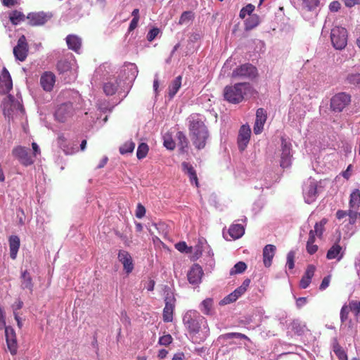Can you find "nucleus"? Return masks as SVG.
Returning a JSON list of instances; mask_svg holds the SVG:
<instances>
[{"instance_id":"obj_26","label":"nucleus","mask_w":360,"mask_h":360,"mask_svg":"<svg viewBox=\"0 0 360 360\" xmlns=\"http://www.w3.org/2000/svg\"><path fill=\"white\" fill-rule=\"evenodd\" d=\"M343 256L344 250H342V248L337 243H335L333 245H332V247L328 250L326 255L327 259H336L338 261L341 260Z\"/></svg>"},{"instance_id":"obj_13","label":"nucleus","mask_w":360,"mask_h":360,"mask_svg":"<svg viewBox=\"0 0 360 360\" xmlns=\"http://www.w3.org/2000/svg\"><path fill=\"white\" fill-rule=\"evenodd\" d=\"M28 53V45L26 38L22 35L18 40L17 45L13 48V54L16 60L24 61Z\"/></svg>"},{"instance_id":"obj_30","label":"nucleus","mask_w":360,"mask_h":360,"mask_svg":"<svg viewBox=\"0 0 360 360\" xmlns=\"http://www.w3.org/2000/svg\"><path fill=\"white\" fill-rule=\"evenodd\" d=\"M245 228L241 224H233L229 229V234L231 239H238L243 236Z\"/></svg>"},{"instance_id":"obj_5","label":"nucleus","mask_w":360,"mask_h":360,"mask_svg":"<svg viewBox=\"0 0 360 360\" xmlns=\"http://www.w3.org/2000/svg\"><path fill=\"white\" fill-rule=\"evenodd\" d=\"M330 39L335 49L342 50L347 44V31L345 27L336 26L331 30Z\"/></svg>"},{"instance_id":"obj_34","label":"nucleus","mask_w":360,"mask_h":360,"mask_svg":"<svg viewBox=\"0 0 360 360\" xmlns=\"http://www.w3.org/2000/svg\"><path fill=\"white\" fill-rule=\"evenodd\" d=\"M176 138L178 140V147L180 153H184L187 151L188 146V139L182 131H178L176 134Z\"/></svg>"},{"instance_id":"obj_52","label":"nucleus","mask_w":360,"mask_h":360,"mask_svg":"<svg viewBox=\"0 0 360 360\" xmlns=\"http://www.w3.org/2000/svg\"><path fill=\"white\" fill-rule=\"evenodd\" d=\"M304 326L302 325L298 320H294L292 323V330L298 335H301L304 332Z\"/></svg>"},{"instance_id":"obj_7","label":"nucleus","mask_w":360,"mask_h":360,"mask_svg":"<svg viewBox=\"0 0 360 360\" xmlns=\"http://www.w3.org/2000/svg\"><path fill=\"white\" fill-rule=\"evenodd\" d=\"M302 193L305 202L307 204L314 202L318 195L317 182L314 179H309L304 184Z\"/></svg>"},{"instance_id":"obj_3","label":"nucleus","mask_w":360,"mask_h":360,"mask_svg":"<svg viewBox=\"0 0 360 360\" xmlns=\"http://www.w3.org/2000/svg\"><path fill=\"white\" fill-rule=\"evenodd\" d=\"M252 92L250 83H237L232 86H226L224 90V99L233 104L243 101L245 96Z\"/></svg>"},{"instance_id":"obj_43","label":"nucleus","mask_w":360,"mask_h":360,"mask_svg":"<svg viewBox=\"0 0 360 360\" xmlns=\"http://www.w3.org/2000/svg\"><path fill=\"white\" fill-rule=\"evenodd\" d=\"M326 223V220L324 219H322L321 221H320L319 222H316L314 225V229L310 230L309 232H313V233L314 234V237L316 236L319 238L321 237V236L323 233L324 226H325Z\"/></svg>"},{"instance_id":"obj_54","label":"nucleus","mask_w":360,"mask_h":360,"mask_svg":"<svg viewBox=\"0 0 360 360\" xmlns=\"http://www.w3.org/2000/svg\"><path fill=\"white\" fill-rule=\"evenodd\" d=\"M192 18H193L192 12L185 11L181 14L179 23V24L186 23L187 22H188L189 20H191Z\"/></svg>"},{"instance_id":"obj_1","label":"nucleus","mask_w":360,"mask_h":360,"mask_svg":"<svg viewBox=\"0 0 360 360\" xmlns=\"http://www.w3.org/2000/svg\"><path fill=\"white\" fill-rule=\"evenodd\" d=\"M183 323L193 338L204 342L210 335L207 319L197 310H188L183 316Z\"/></svg>"},{"instance_id":"obj_15","label":"nucleus","mask_w":360,"mask_h":360,"mask_svg":"<svg viewBox=\"0 0 360 360\" xmlns=\"http://www.w3.org/2000/svg\"><path fill=\"white\" fill-rule=\"evenodd\" d=\"M251 135V129L248 125L241 126L238 136V146L240 150L243 151L247 147Z\"/></svg>"},{"instance_id":"obj_27","label":"nucleus","mask_w":360,"mask_h":360,"mask_svg":"<svg viewBox=\"0 0 360 360\" xmlns=\"http://www.w3.org/2000/svg\"><path fill=\"white\" fill-rule=\"evenodd\" d=\"M183 171L187 174L189 176L190 181L192 184H195L197 187L198 186V181L196 175V172L193 167L188 162H184L181 164Z\"/></svg>"},{"instance_id":"obj_37","label":"nucleus","mask_w":360,"mask_h":360,"mask_svg":"<svg viewBox=\"0 0 360 360\" xmlns=\"http://www.w3.org/2000/svg\"><path fill=\"white\" fill-rule=\"evenodd\" d=\"M241 295L240 294V292H238L236 289L231 292L229 295L224 297L220 302V305H226L230 303H233L235 301H236Z\"/></svg>"},{"instance_id":"obj_24","label":"nucleus","mask_w":360,"mask_h":360,"mask_svg":"<svg viewBox=\"0 0 360 360\" xmlns=\"http://www.w3.org/2000/svg\"><path fill=\"white\" fill-rule=\"evenodd\" d=\"M0 86L6 93L9 92L13 88L11 77L6 68L3 69L0 77Z\"/></svg>"},{"instance_id":"obj_38","label":"nucleus","mask_w":360,"mask_h":360,"mask_svg":"<svg viewBox=\"0 0 360 360\" xmlns=\"http://www.w3.org/2000/svg\"><path fill=\"white\" fill-rule=\"evenodd\" d=\"M181 76H178L175 78V79L172 82L171 85L169 87V95L171 98L174 97V96L177 93L179 89L181 86Z\"/></svg>"},{"instance_id":"obj_63","label":"nucleus","mask_w":360,"mask_h":360,"mask_svg":"<svg viewBox=\"0 0 360 360\" xmlns=\"http://www.w3.org/2000/svg\"><path fill=\"white\" fill-rule=\"evenodd\" d=\"M175 248L181 252H187L188 246L185 242H179L175 245Z\"/></svg>"},{"instance_id":"obj_48","label":"nucleus","mask_w":360,"mask_h":360,"mask_svg":"<svg viewBox=\"0 0 360 360\" xmlns=\"http://www.w3.org/2000/svg\"><path fill=\"white\" fill-rule=\"evenodd\" d=\"M247 268V265L243 262H238L236 263L230 271L231 275H234L237 274L243 273Z\"/></svg>"},{"instance_id":"obj_10","label":"nucleus","mask_w":360,"mask_h":360,"mask_svg":"<svg viewBox=\"0 0 360 360\" xmlns=\"http://www.w3.org/2000/svg\"><path fill=\"white\" fill-rule=\"evenodd\" d=\"M138 68L134 63L125 64L120 72L122 82L131 85L138 75Z\"/></svg>"},{"instance_id":"obj_16","label":"nucleus","mask_w":360,"mask_h":360,"mask_svg":"<svg viewBox=\"0 0 360 360\" xmlns=\"http://www.w3.org/2000/svg\"><path fill=\"white\" fill-rule=\"evenodd\" d=\"M202 275V267L198 264H194L187 274L188 281L192 285H198L201 282Z\"/></svg>"},{"instance_id":"obj_61","label":"nucleus","mask_w":360,"mask_h":360,"mask_svg":"<svg viewBox=\"0 0 360 360\" xmlns=\"http://www.w3.org/2000/svg\"><path fill=\"white\" fill-rule=\"evenodd\" d=\"M311 281V279L303 276L300 282V288L302 289H306L309 285Z\"/></svg>"},{"instance_id":"obj_11","label":"nucleus","mask_w":360,"mask_h":360,"mask_svg":"<svg viewBox=\"0 0 360 360\" xmlns=\"http://www.w3.org/2000/svg\"><path fill=\"white\" fill-rule=\"evenodd\" d=\"M74 112L72 104L70 103H65L60 105L56 112L55 117L58 122H65L70 118Z\"/></svg>"},{"instance_id":"obj_20","label":"nucleus","mask_w":360,"mask_h":360,"mask_svg":"<svg viewBox=\"0 0 360 360\" xmlns=\"http://www.w3.org/2000/svg\"><path fill=\"white\" fill-rule=\"evenodd\" d=\"M266 120V113L263 108L257 109L256 112V119L253 131L255 134H259L262 133L264 129V123Z\"/></svg>"},{"instance_id":"obj_53","label":"nucleus","mask_w":360,"mask_h":360,"mask_svg":"<svg viewBox=\"0 0 360 360\" xmlns=\"http://www.w3.org/2000/svg\"><path fill=\"white\" fill-rule=\"evenodd\" d=\"M349 311H351L349 309V306H347V305L342 306V307L340 310V320H341L342 323H344L347 320Z\"/></svg>"},{"instance_id":"obj_32","label":"nucleus","mask_w":360,"mask_h":360,"mask_svg":"<svg viewBox=\"0 0 360 360\" xmlns=\"http://www.w3.org/2000/svg\"><path fill=\"white\" fill-rule=\"evenodd\" d=\"M21 288L22 289H27L30 292L33 290V283L32 277L27 271H25L22 273L21 276Z\"/></svg>"},{"instance_id":"obj_14","label":"nucleus","mask_w":360,"mask_h":360,"mask_svg":"<svg viewBox=\"0 0 360 360\" xmlns=\"http://www.w3.org/2000/svg\"><path fill=\"white\" fill-rule=\"evenodd\" d=\"M5 335L8 348L12 355L17 352L18 344L16 340V335L14 329L10 326H5Z\"/></svg>"},{"instance_id":"obj_47","label":"nucleus","mask_w":360,"mask_h":360,"mask_svg":"<svg viewBox=\"0 0 360 360\" xmlns=\"http://www.w3.org/2000/svg\"><path fill=\"white\" fill-rule=\"evenodd\" d=\"M148 146L146 143H141L139 144L136 151L137 158L139 160L144 158L148 154Z\"/></svg>"},{"instance_id":"obj_4","label":"nucleus","mask_w":360,"mask_h":360,"mask_svg":"<svg viewBox=\"0 0 360 360\" xmlns=\"http://www.w3.org/2000/svg\"><path fill=\"white\" fill-rule=\"evenodd\" d=\"M57 70L60 74L68 75V79L65 78L67 82L75 79L77 77L75 60L72 58V55H70V58L60 60L57 63Z\"/></svg>"},{"instance_id":"obj_56","label":"nucleus","mask_w":360,"mask_h":360,"mask_svg":"<svg viewBox=\"0 0 360 360\" xmlns=\"http://www.w3.org/2000/svg\"><path fill=\"white\" fill-rule=\"evenodd\" d=\"M172 341V338L169 334L165 335L159 338V344L161 345L167 346Z\"/></svg>"},{"instance_id":"obj_60","label":"nucleus","mask_w":360,"mask_h":360,"mask_svg":"<svg viewBox=\"0 0 360 360\" xmlns=\"http://www.w3.org/2000/svg\"><path fill=\"white\" fill-rule=\"evenodd\" d=\"M330 282V276H325L323 278L321 285H319V290H326L329 286Z\"/></svg>"},{"instance_id":"obj_62","label":"nucleus","mask_w":360,"mask_h":360,"mask_svg":"<svg viewBox=\"0 0 360 360\" xmlns=\"http://www.w3.org/2000/svg\"><path fill=\"white\" fill-rule=\"evenodd\" d=\"M340 8V4L338 1L331 2L329 5V9L331 12H337Z\"/></svg>"},{"instance_id":"obj_9","label":"nucleus","mask_w":360,"mask_h":360,"mask_svg":"<svg viewBox=\"0 0 360 360\" xmlns=\"http://www.w3.org/2000/svg\"><path fill=\"white\" fill-rule=\"evenodd\" d=\"M351 101L349 94L342 92L333 96L330 100V108L335 112H341Z\"/></svg>"},{"instance_id":"obj_21","label":"nucleus","mask_w":360,"mask_h":360,"mask_svg":"<svg viewBox=\"0 0 360 360\" xmlns=\"http://www.w3.org/2000/svg\"><path fill=\"white\" fill-rule=\"evenodd\" d=\"M56 82L55 75L50 72H46L40 78V84L43 89L46 91H51Z\"/></svg>"},{"instance_id":"obj_40","label":"nucleus","mask_w":360,"mask_h":360,"mask_svg":"<svg viewBox=\"0 0 360 360\" xmlns=\"http://www.w3.org/2000/svg\"><path fill=\"white\" fill-rule=\"evenodd\" d=\"M9 19L13 25H18L25 19V15L18 11H13L10 15Z\"/></svg>"},{"instance_id":"obj_41","label":"nucleus","mask_w":360,"mask_h":360,"mask_svg":"<svg viewBox=\"0 0 360 360\" xmlns=\"http://www.w3.org/2000/svg\"><path fill=\"white\" fill-rule=\"evenodd\" d=\"M349 309L354 313L356 321L360 322V302L352 300L349 302Z\"/></svg>"},{"instance_id":"obj_2","label":"nucleus","mask_w":360,"mask_h":360,"mask_svg":"<svg viewBox=\"0 0 360 360\" xmlns=\"http://www.w3.org/2000/svg\"><path fill=\"white\" fill-rule=\"evenodd\" d=\"M188 121L190 137L193 145L198 149L203 148L209 136L203 116L193 114L188 117Z\"/></svg>"},{"instance_id":"obj_46","label":"nucleus","mask_w":360,"mask_h":360,"mask_svg":"<svg viewBox=\"0 0 360 360\" xmlns=\"http://www.w3.org/2000/svg\"><path fill=\"white\" fill-rule=\"evenodd\" d=\"M349 223L354 224L359 223L360 224V213L358 210H348Z\"/></svg>"},{"instance_id":"obj_58","label":"nucleus","mask_w":360,"mask_h":360,"mask_svg":"<svg viewBox=\"0 0 360 360\" xmlns=\"http://www.w3.org/2000/svg\"><path fill=\"white\" fill-rule=\"evenodd\" d=\"M146 214V209L144 206L141 204H138L136 210V217L139 219H141L144 217Z\"/></svg>"},{"instance_id":"obj_29","label":"nucleus","mask_w":360,"mask_h":360,"mask_svg":"<svg viewBox=\"0 0 360 360\" xmlns=\"http://www.w3.org/2000/svg\"><path fill=\"white\" fill-rule=\"evenodd\" d=\"M10 257L15 259L20 248V238L17 236H11L9 238Z\"/></svg>"},{"instance_id":"obj_19","label":"nucleus","mask_w":360,"mask_h":360,"mask_svg":"<svg viewBox=\"0 0 360 360\" xmlns=\"http://www.w3.org/2000/svg\"><path fill=\"white\" fill-rule=\"evenodd\" d=\"M118 259L122 264L124 271L130 274L134 269V263L130 254L126 250H120L118 253Z\"/></svg>"},{"instance_id":"obj_18","label":"nucleus","mask_w":360,"mask_h":360,"mask_svg":"<svg viewBox=\"0 0 360 360\" xmlns=\"http://www.w3.org/2000/svg\"><path fill=\"white\" fill-rule=\"evenodd\" d=\"M51 18L44 12L30 13L27 16L28 23L32 26L42 25Z\"/></svg>"},{"instance_id":"obj_33","label":"nucleus","mask_w":360,"mask_h":360,"mask_svg":"<svg viewBox=\"0 0 360 360\" xmlns=\"http://www.w3.org/2000/svg\"><path fill=\"white\" fill-rule=\"evenodd\" d=\"M214 301L212 298H206L200 304V310L205 315H211L213 311Z\"/></svg>"},{"instance_id":"obj_23","label":"nucleus","mask_w":360,"mask_h":360,"mask_svg":"<svg viewBox=\"0 0 360 360\" xmlns=\"http://www.w3.org/2000/svg\"><path fill=\"white\" fill-rule=\"evenodd\" d=\"M233 339L238 340H245L248 342H251L250 339L245 335L240 333H227L222 334L219 336L218 340H230L229 345H236L237 342Z\"/></svg>"},{"instance_id":"obj_22","label":"nucleus","mask_w":360,"mask_h":360,"mask_svg":"<svg viewBox=\"0 0 360 360\" xmlns=\"http://www.w3.org/2000/svg\"><path fill=\"white\" fill-rule=\"evenodd\" d=\"M276 250V246L271 244H268L263 248V263L266 267H269L271 265Z\"/></svg>"},{"instance_id":"obj_45","label":"nucleus","mask_w":360,"mask_h":360,"mask_svg":"<svg viewBox=\"0 0 360 360\" xmlns=\"http://www.w3.org/2000/svg\"><path fill=\"white\" fill-rule=\"evenodd\" d=\"M163 145L167 149L170 150H172L175 148L176 143L173 140L171 134H165L163 136Z\"/></svg>"},{"instance_id":"obj_64","label":"nucleus","mask_w":360,"mask_h":360,"mask_svg":"<svg viewBox=\"0 0 360 360\" xmlns=\"http://www.w3.org/2000/svg\"><path fill=\"white\" fill-rule=\"evenodd\" d=\"M354 267L359 276H360V253L355 257Z\"/></svg>"},{"instance_id":"obj_57","label":"nucleus","mask_w":360,"mask_h":360,"mask_svg":"<svg viewBox=\"0 0 360 360\" xmlns=\"http://www.w3.org/2000/svg\"><path fill=\"white\" fill-rule=\"evenodd\" d=\"M250 283V279H245L243 282L242 285L240 286H239L238 288H237L236 290L238 292H240V294L242 295H243L246 292V290L248 289V287L249 286Z\"/></svg>"},{"instance_id":"obj_6","label":"nucleus","mask_w":360,"mask_h":360,"mask_svg":"<svg viewBox=\"0 0 360 360\" xmlns=\"http://www.w3.org/2000/svg\"><path fill=\"white\" fill-rule=\"evenodd\" d=\"M165 307L163 309V321L165 322H171L173 320V313L175 307L176 299L174 293L167 289L165 292Z\"/></svg>"},{"instance_id":"obj_39","label":"nucleus","mask_w":360,"mask_h":360,"mask_svg":"<svg viewBox=\"0 0 360 360\" xmlns=\"http://www.w3.org/2000/svg\"><path fill=\"white\" fill-rule=\"evenodd\" d=\"M315 238L313 232H309V239L307 243L306 249L309 254L313 255L318 250V246L314 244Z\"/></svg>"},{"instance_id":"obj_31","label":"nucleus","mask_w":360,"mask_h":360,"mask_svg":"<svg viewBox=\"0 0 360 360\" xmlns=\"http://www.w3.org/2000/svg\"><path fill=\"white\" fill-rule=\"evenodd\" d=\"M360 206V191L354 190L350 194L349 202V210H358Z\"/></svg>"},{"instance_id":"obj_28","label":"nucleus","mask_w":360,"mask_h":360,"mask_svg":"<svg viewBox=\"0 0 360 360\" xmlns=\"http://www.w3.org/2000/svg\"><path fill=\"white\" fill-rule=\"evenodd\" d=\"M121 80L118 82L117 79H112L110 81L104 83L103 91L107 96H112L117 91L119 86H120Z\"/></svg>"},{"instance_id":"obj_36","label":"nucleus","mask_w":360,"mask_h":360,"mask_svg":"<svg viewBox=\"0 0 360 360\" xmlns=\"http://www.w3.org/2000/svg\"><path fill=\"white\" fill-rule=\"evenodd\" d=\"M259 23V16L257 15H252L245 20V30H251L256 27Z\"/></svg>"},{"instance_id":"obj_50","label":"nucleus","mask_w":360,"mask_h":360,"mask_svg":"<svg viewBox=\"0 0 360 360\" xmlns=\"http://www.w3.org/2000/svg\"><path fill=\"white\" fill-rule=\"evenodd\" d=\"M254 10L255 6L249 4L240 10L239 16L243 19L245 18L247 15L250 16L252 15L251 13L254 11Z\"/></svg>"},{"instance_id":"obj_51","label":"nucleus","mask_w":360,"mask_h":360,"mask_svg":"<svg viewBox=\"0 0 360 360\" xmlns=\"http://www.w3.org/2000/svg\"><path fill=\"white\" fill-rule=\"evenodd\" d=\"M295 252L293 250H290L287 255L286 266L289 269H292L295 266Z\"/></svg>"},{"instance_id":"obj_49","label":"nucleus","mask_w":360,"mask_h":360,"mask_svg":"<svg viewBox=\"0 0 360 360\" xmlns=\"http://www.w3.org/2000/svg\"><path fill=\"white\" fill-rule=\"evenodd\" d=\"M302 6L308 11L315 9L320 3V0H302Z\"/></svg>"},{"instance_id":"obj_25","label":"nucleus","mask_w":360,"mask_h":360,"mask_svg":"<svg viewBox=\"0 0 360 360\" xmlns=\"http://www.w3.org/2000/svg\"><path fill=\"white\" fill-rule=\"evenodd\" d=\"M68 47L76 53H79L82 46V39L76 34H69L65 38Z\"/></svg>"},{"instance_id":"obj_42","label":"nucleus","mask_w":360,"mask_h":360,"mask_svg":"<svg viewBox=\"0 0 360 360\" xmlns=\"http://www.w3.org/2000/svg\"><path fill=\"white\" fill-rule=\"evenodd\" d=\"M135 148V143L131 141H127L120 147V153L122 155L131 153Z\"/></svg>"},{"instance_id":"obj_59","label":"nucleus","mask_w":360,"mask_h":360,"mask_svg":"<svg viewBox=\"0 0 360 360\" xmlns=\"http://www.w3.org/2000/svg\"><path fill=\"white\" fill-rule=\"evenodd\" d=\"M315 270L316 268L314 265H309L304 276L311 280L312 277L314 276Z\"/></svg>"},{"instance_id":"obj_12","label":"nucleus","mask_w":360,"mask_h":360,"mask_svg":"<svg viewBox=\"0 0 360 360\" xmlns=\"http://www.w3.org/2000/svg\"><path fill=\"white\" fill-rule=\"evenodd\" d=\"M292 162L291 144L283 138L281 139V167L287 168Z\"/></svg>"},{"instance_id":"obj_17","label":"nucleus","mask_w":360,"mask_h":360,"mask_svg":"<svg viewBox=\"0 0 360 360\" xmlns=\"http://www.w3.org/2000/svg\"><path fill=\"white\" fill-rule=\"evenodd\" d=\"M13 155L17 158L19 161L25 166L31 165L34 160L29 155L27 150L22 146H18L13 150Z\"/></svg>"},{"instance_id":"obj_44","label":"nucleus","mask_w":360,"mask_h":360,"mask_svg":"<svg viewBox=\"0 0 360 360\" xmlns=\"http://www.w3.org/2000/svg\"><path fill=\"white\" fill-rule=\"evenodd\" d=\"M199 243L201 245V248L199 245L197 246L198 251H200V253L205 252L207 255V259H210V257H213L214 253L212 250L210 249V247L207 244L206 241H199Z\"/></svg>"},{"instance_id":"obj_35","label":"nucleus","mask_w":360,"mask_h":360,"mask_svg":"<svg viewBox=\"0 0 360 360\" xmlns=\"http://www.w3.org/2000/svg\"><path fill=\"white\" fill-rule=\"evenodd\" d=\"M345 83L360 89V73H349L345 78Z\"/></svg>"},{"instance_id":"obj_55","label":"nucleus","mask_w":360,"mask_h":360,"mask_svg":"<svg viewBox=\"0 0 360 360\" xmlns=\"http://www.w3.org/2000/svg\"><path fill=\"white\" fill-rule=\"evenodd\" d=\"M160 29H158L157 27H153V29L150 30L149 32H148L147 39L149 41H152L160 34Z\"/></svg>"},{"instance_id":"obj_8","label":"nucleus","mask_w":360,"mask_h":360,"mask_svg":"<svg viewBox=\"0 0 360 360\" xmlns=\"http://www.w3.org/2000/svg\"><path fill=\"white\" fill-rule=\"evenodd\" d=\"M257 68L251 64L245 63L237 68L232 72V77L240 79H253L257 76Z\"/></svg>"}]
</instances>
